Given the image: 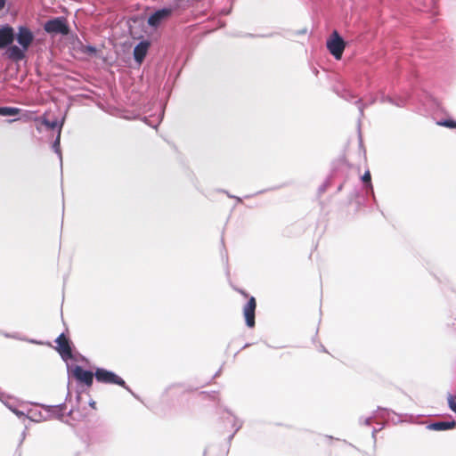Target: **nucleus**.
<instances>
[{
  "label": "nucleus",
  "mask_w": 456,
  "mask_h": 456,
  "mask_svg": "<svg viewBox=\"0 0 456 456\" xmlns=\"http://www.w3.org/2000/svg\"><path fill=\"white\" fill-rule=\"evenodd\" d=\"M326 46L336 60H340L346 47V42L338 31H333L327 40Z\"/></svg>",
  "instance_id": "4"
},
{
  "label": "nucleus",
  "mask_w": 456,
  "mask_h": 456,
  "mask_svg": "<svg viewBox=\"0 0 456 456\" xmlns=\"http://www.w3.org/2000/svg\"><path fill=\"white\" fill-rule=\"evenodd\" d=\"M17 29V32L14 31V40H16L20 46L28 50L35 39L34 33L29 28L23 25L19 26Z\"/></svg>",
  "instance_id": "6"
},
{
  "label": "nucleus",
  "mask_w": 456,
  "mask_h": 456,
  "mask_svg": "<svg viewBox=\"0 0 456 456\" xmlns=\"http://www.w3.org/2000/svg\"><path fill=\"white\" fill-rule=\"evenodd\" d=\"M436 125L453 129L456 128V120L452 118L440 119L436 121Z\"/></svg>",
  "instance_id": "23"
},
{
  "label": "nucleus",
  "mask_w": 456,
  "mask_h": 456,
  "mask_svg": "<svg viewBox=\"0 0 456 456\" xmlns=\"http://www.w3.org/2000/svg\"><path fill=\"white\" fill-rule=\"evenodd\" d=\"M55 343L57 344L56 349L63 361L75 360L72 354V343L64 333L58 336L55 339Z\"/></svg>",
  "instance_id": "5"
},
{
  "label": "nucleus",
  "mask_w": 456,
  "mask_h": 456,
  "mask_svg": "<svg viewBox=\"0 0 456 456\" xmlns=\"http://www.w3.org/2000/svg\"><path fill=\"white\" fill-rule=\"evenodd\" d=\"M27 428H28V427H25V429L23 430V432L20 435V439L19 446H20L22 444L23 441L26 438V436H27L26 430H27Z\"/></svg>",
  "instance_id": "31"
},
{
  "label": "nucleus",
  "mask_w": 456,
  "mask_h": 456,
  "mask_svg": "<svg viewBox=\"0 0 456 456\" xmlns=\"http://www.w3.org/2000/svg\"><path fill=\"white\" fill-rule=\"evenodd\" d=\"M68 372L78 382L87 387H91L94 382V372L89 370H85L82 366L75 365L70 367L67 364Z\"/></svg>",
  "instance_id": "3"
},
{
  "label": "nucleus",
  "mask_w": 456,
  "mask_h": 456,
  "mask_svg": "<svg viewBox=\"0 0 456 456\" xmlns=\"http://www.w3.org/2000/svg\"><path fill=\"white\" fill-rule=\"evenodd\" d=\"M361 180L363 183V184L365 185L366 193L368 195H371L373 197V199L375 200L374 190H373V186L371 183V175H370V173L369 170L365 171V173L361 177Z\"/></svg>",
  "instance_id": "17"
},
{
  "label": "nucleus",
  "mask_w": 456,
  "mask_h": 456,
  "mask_svg": "<svg viewBox=\"0 0 456 456\" xmlns=\"http://www.w3.org/2000/svg\"><path fill=\"white\" fill-rule=\"evenodd\" d=\"M7 51V56L9 59L14 61H20L26 58V52L28 49H25L24 47L16 45H11L6 47Z\"/></svg>",
  "instance_id": "12"
},
{
  "label": "nucleus",
  "mask_w": 456,
  "mask_h": 456,
  "mask_svg": "<svg viewBox=\"0 0 456 456\" xmlns=\"http://www.w3.org/2000/svg\"><path fill=\"white\" fill-rule=\"evenodd\" d=\"M89 405L92 407V408H95V402L94 401H90L89 403Z\"/></svg>",
  "instance_id": "36"
},
{
  "label": "nucleus",
  "mask_w": 456,
  "mask_h": 456,
  "mask_svg": "<svg viewBox=\"0 0 456 456\" xmlns=\"http://www.w3.org/2000/svg\"><path fill=\"white\" fill-rule=\"evenodd\" d=\"M372 419H373V416H370V417H368V418H365L363 419L362 417L359 419V423L361 425H366V426H370L372 422Z\"/></svg>",
  "instance_id": "28"
},
{
  "label": "nucleus",
  "mask_w": 456,
  "mask_h": 456,
  "mask_svg": "<svg viewBox=\"0 0 456 456\" xmlns=\"http://www.w3.org/2000/svg\"><path fill=\"white\" fill-rule=\"evenodd\" d=\"M173 11L171 8L164 7L155 11L148 18V24L150 27L157 28L160 23L171 16Z\"/></svg>",
  "instance_id": "7"
},
{
  "label": "nucleus",
  "mask_w": 456,
  "mask_h": 456,
  "mask_svg": "<svg viewBox=\"0 0 456 456\" xmlns=\"http://www.w3.org/2000/svg\"><path fill=\"white\" fill-rule=\"evenodd\" d=\"M0 333L3 334L5 338H18L16 335H12V334L1 332V331H0Z\"/></svg>",
  "instance_id": "32"
},
{
  "label": "nucleus",
  "mask_w": 456,
  "mask_h": 456,
  "mask_svg": "<svg viewBox=\"0 0 456 456\" xmlns=\"http://www.w3.org/2000/svg\"><path fill=\"white\" fill-rule=\"evenodd\" d=\"M37 121L40 122V124L45 126L47 129H57V132L60 131V128L61 130L64 125V118L61 120H59L57 118H55L53 120H50L46 118L45 115L37 118Z\"/></svg>",
  "instance_id": "14"
},
{
  "label": "nucleus",
  "mask_w": 456,
  "mask_h": 456,
  "mask_svg": "<svg viewBox=\"0 0 456 456\" xmlns=\"http://www.w3.org/2000/svg\"><path fill=\"white\" fill-rule=\"evenodd\" d=\"M94 377L100 383L120 386L131 393L134 397L136 396L131 388L126 386V381L111 370L103 368H96L94 371Z\"/></svg>",
  "instance_id": "1"
},
{
  "label": "nucleus",
  "mask_w": 456,
  "mask_h": 456,
  "mask_svg": "<svg viewBox=\"0 0 456 456\" xmlns=\"http://www.w3.org/2000/svg\"><path fill=\"white\" fill-rule=\"evenodd\" d=\"M0 401L20 419H26V413L18 409V401L16 399L4 393H0Z\"/></svg>",
  "instance_id": "9"
},
{
  "label": "nucleus",
  "mask_w": 456,
  "mask_h": 456,
  "mask_svg": "<svg viewBox=\"0 0 456 456\" xmlns=\"http://www.w3.org/2000/svg\"><path fill=\"white\" fill-rule=\"evenodd\" d=\"M224 411L232 418L230 422L232 423V427L233 428V432L232 435L228 436V442L231 443L235 434L242 428L243 421L239 419L236 415L228 408H224Z\"/></svg>",
  "instance_id": "15"
},
{
  "label": "nucleus",
  "mask_w": 456,
  "mask_h": 456,
  "mask_svg": "<svg viewBox=\"0 0 456 456\" xmlns=\"http://www.w3.org/2000/svg\"><path fill=\"white\" fill-rule=\"evenodd\" d=\"M14 41V28L10 25L0 27V50L11 45Z\"/></svg>",
  "instance_id": "10"
},
{
  "label": "nucleus",
  "mask_w": 456,
  "mask_h": 456,
  "mask_svg": "<svg viewBox=\"0 0 456 456\" xmlns=\"http://www.w3.org/2000/svg\"><path fill=\"white\" fill-rule=\"evenodd\" d=\"M40 406L43 409H45L47 412H49L52 415L56 416L59 419H61L64 416L63 411L66 410V403H59L56 405H45V404H40Z\"/></svg>",
  "instance_id": "16"
},
{
  "label": "nucleus",
  "mask_w": 456,
  "mask_h": 456,
  "mask_svg": "<svg viewBox=\"0 0 456 456\" xmlns=\"http://www.w3.org/2000/svg\"><path fill=\"white\" fill-rule=\"evenodd\" d=\"M20 112V109L10 106L0 107V116L2 117H14L18 116Z\"/></svg>",
  "instance_id": "18"
},
{
  "label": "nucleus",
  "mask_w": 456,
  "mask_h": 456,
  "mask_svg": "<svg viewBox=\"0 0 456 456\" xmlns=\"http://www.w3.org/2000/svg\"><path fill=\"white\" fill-rule=\"evenodd\" d=\"M342 188H343V185H342V184H340V185L338 186V191H340L342 190Z\"/></svg>",
  "instance_id": "40"
},
{
  "label": "nucleus",
  "mask_w": 456,
  "mask_h": 456,
  "mask_svg": "<svg viewBox=\"0 0 456 456\" xmlns=\"http://www.w3.org/2000/svg\"><path fill=\"white\" fill-rule=\"evenodd\" d=\"M72 414V410H70L68 413L69 416H70Z\"/></svg>",
  "instance_id": "42"
},
{
  "label": "nucleus",
  "mask_w": 456,
  "mask_h": 456,
  "mask_svg": "<svg viewBox=\"0 0 456 456\" xmlns=\"http://www.w3.org/2000/svg\"><path fill=\"white\" fill-rule=\"evenodd\" d=\"M329 186V181H326L325 183H323L318 189V192L319 194H322L326 191L327 188Z\"/></svg>",
  "instance_id": "29"
},
{
  "label": "nucleus",
  "mask_w": 456,
  "mask_h": 456,
  "mask_svg": "<svg viewBox=\"0 0 456 456\" xmlns=\"http://www.w3.org/2000/svg\"><path fill=\"white\" fill-rule=\"evenodd\" d=\"M61 130L58 131L55 140L53 142L52 148L53 151L58 155L61 164L62 163V156L61 151Z\"/></svg>",
  "instance_id": "20"
},
{
  "label": "nucleus",
  "mask_w": 456,
  "mask_h": 456,
  "mask_svg": "<svg viewBox=\"0 0 456 456\" xmlns=\"http://www.w3.org/2000/svg\"><path fill=\"white\" fill-rule=\"evenodd\" d=\"M16 120H18V118L9 119V120H8V122H9V123H12V122H14V121H16Z\"/></svg>",
  "instance_id": "38"
},
{
  "label": "nucleus",
  "mask_w": 456,
  "mask_h": 456,
  "mask_svg": "<svg viewBox=\"0 0 456 456\" xmlns=\"http://www.w3.org/2000/svg\"><path fill=\"white\" fill-rule=\"evenodd\" d=\"M150 46L151 43L149 40H142L134 46L133 55L136 63L139 65L142 63L148 53Z\"/></svg>",
  "instance_id": "11"
},
{
  "label": "nucleus",
  "mask_w": 456,
  "mask_h": 456,
  "mask_svg": "<svg viewBox=\"0 0 456 456\" xmlns=\"http://www.w3.org/2000/svg\"><path fill=\"white\" fill-rule=\"evenodd\" d=\"M379 427H376L372 430V437L374 440H376V435L377 433L383 428V425L381 423H378Z\"/></svg>",
  "instance_id": "30"
},
{
  "label": "nucleus",
  "mask_w": 456,
  "mask_h": 456,
  "mask_svg": "<svg viewBox=\"0 0 456 456\" xmlns=\"http://www.w3.org/2000/svg\"><path fill=\"white\" fill-rule=\"evenodd\" d=\"M29 342H30V343H34V344H38V343H39V342H37V341H36V340H34V339L29 340Z\"/></svg>",
  "instance_id": "39"
},
{
  "label": "nucleus",
  "mask_w": 456,
  "mask_h": 456,
  "mask_svg": "<svg viewBox=\"0 0 456 456\" xmlns=\"http://www.w3.org/2000/svg\"><path fill=\"white\" fill-rule=\"evenodd\" d=\"M305 33H306V29H303V30L298 31V34H305Z\"/></svg>",
  "instance_id": "37"
},
{
  "label": "nucleus",
  "mask_w": 456,
  "mask_h": 456,
  "mask_svg": "<svg viewBox=\"0 0 456 456\" xmlns=\"http://www.w3.org/2000/svg\"><path fill=\"white\" fill-rule=\"evenodd\" d=\"M0 393H3V392L0 390Z\"/></svg>",
  "instance_id": "45"
},
{
  "label": "nucleus",
  "mask_w": 456,
  "mask_h": 456,
  "mask_svg": "<svg viewBox=\"0 0 456 456\" xmlns=\"http://www.w3.org/2000/svg\"><path fill=\"white\" fill-rule=\"evenodd\" d=\"M256 308V298L254 297H251L243 307V314L245 317L246 325L248 328H253L255 326Z\"/></svg>",
  "instance_id": "8"
},
{
  "label": "nucleus",
  "mask_w": 456,
  "mask_h": 456,
  "mask_svg": "<svg viewBox=\"0 0 456 456\" xmlns=\"http://www.w3.org/2000/svg\"><path fill=\"white\" fill-rule=\"evenodd\" d=\"M248 346H249V344H246V345L243 346V348H246V347H248Z\"/></svg>",
  "instance_id": "43"
},
{
  "label": "nucleus",
  "mask_w": 456,
  "mask_h": 456,
  "mask_svg": "<svg viewBox=\"0 0 456 456\" xmlns=\"http://www.w3.org/2000/svg\"><path fill=\"white\" fill-rule=\"evenodd\" d=\"M44 30L50 35L68 36L70 28L68 20L63 16L54 17L44 23Z\"/></svg>",
  "instance_id": "2"
},
{
  "label": "nucleus",
  "mask_w": 456,
  "mask_h": 456,
  "mask_svg": "<svg viewBox=\"0 0 456 456\" xmlns=\"http://www.w3.org/2000/svg\"><path fill=\"white\" fill-rule=\"evenodd\" d=\"M233 199L236 200L237 203H240L242 201V200L240 197H237V196H233Z\"/></svg>",
  "instance_id": "35"
},
{
  "label": "nucleus",
  "mask_w": 456,
  "mask_h": 456,
  "mask_svg": "<svg viewBox=\"0 0 456 456\" xmlns=\"http://www.w3.org/2000/svg\"><path fill=\"white\" fill-rule=\"evenodd\" d=\"M26 419H29L31 421L39 422L41 420H45L46 418L43 416L42 412L39 411L30 410L28 414H26Z\"/></svg>",
  "instance_id": "21"
},
{
  "label": "nucleus",
  "mask_w": 456,
  "mask_h": 456,
  "mask_svg": "<svg viewBox=\"0 0 456 456\" xmlns=\"http://www.w3.org/2000/svg\"><path fill=\"white\" fill-rule=\"evenodd\" d=\"M456 428L455 420H438L435 422H431L427 426L428 429L435 430V431H444L450 430Z\"/></svg>",
  "instance_id": "13"
},
{
  "label": "nucleus",
  "mask_w": 456,
  "mask_h": 456,
  "mask_svg": "<svg viewBox=\"0 0 456 456\" xmlns=\"http://www.w3.org/2000/svg\"><path fill=\"white\" fill-rule=\"evenodd\" d=\"M84 52L89 55H94L96 54L97 49L95 46L88 45L85 47Z\"/></svg>",
  "instance_id": "27"
},
{
  "label": "nucleus",
  "mask_w": 456,
  "mask_h": 456,
  "mask_svg": "<svg viewBox=\"0 0 456 456\" xmlns=\"http://www.w3.org/2000/svg\"><path fill=\"white\" fill-rule=\"evenodd\" d=\"M448 405H449V408L454 412L456 413V395H448Z\"/></svg>",
  "instance_id": "25"
},
{
  "label": "nucleus",
  "mask_w": 456,
  "mask_h": 456,
  "mask_svg": "<svg viewBox=\"0 0 456 456\" xmlns=\"http://www.w3.org/2000/svg\"><path fill=\"white\" fill-rule=\"evenodd\" d=\"M380 102L381 103L388 102V103L392 104L393 96L386 95L383 92H380Z\"/></svg>",
  "instance_id": "26"
},
{
  "label": "nucleus",
  "mask_w": 456,
  "mask_h": 456,
  "mask_svg": "<svg viewBox=\"0 0 456 456\" xmlns=\"http://www.w3.org/2000/svg\"><path fill=\"white\" fill-rule=\"evenodd\" d=\"M321 350H322L323 352H326V349L323 346H322Z\"/></svg>",
  "instance_id": "41"
},
{
  "label": "nucleus",
  "mask_w": 456,
  "mask_h": 456,
  "mask_svg": "<svg viewBox=\"0 0 456 456\" xmlns=\"http://www.w3.org/2000/svg\"><path fill=\"white\" fill-rule=\"evenodd\" d=\"M248 37H255V36H254V35H252V34H248Z\"/></svg>",
  "instance_id": "44"
},
{
  "label": "nucleus",
  "mask_w": 456,
  "mask_h": 456,
  "mask_svg": "<svg viewBox=\"0 0 456 456\" xmlns=\"http://www.w3.org/2000/svg\"><path fill=\"white\" fill-rule=\"evenodd\" d=\"M338 95L347 102H351L355 98V95L347 89H343L341 92H338Z\"/></svg>",
  "instance_id": "24"
},
{
  "label": "nucleus",
  "mask_w": 456,
  "mask_h": 456,
  "mask_svg": "<svg viewBox=\"0 0 456 456\" xmlns=\"http://www.w3.org/2000/svg\"><path fill=\"white\" fill-rule=\"evenodd\" d=\"M6 1L7 0H0V11L4 8Z\"/></svg>",
  "instance_id": "33"
},
{
  "label": "nucleus",
  "mask_w": 456,
  "mask_h": 456,
  "mask_svg": "<svg viewBox=\"0 0 456 456\" xmlns=\"http://www.w3.org/2000/svg\"><path fill=\"white\" fill-rule=\"evenodd\" d=\"M221 192H224L225 193L229 198H232L233 199V195H232L231 193H229L228 191H224V190H220Z\"/></svg>",
  "instance_id": "34"
},
{
  "label": "nucleus",
  "mask_w": 456,
  "mask_h": 456,
  "mask_svg": "<svg viewBox=\"0 0 456 456\" xmlns=\"http://www.w3.org/2000/svg\"><path fill=\"white\" fill-rule=\"evenodd\" d=\"M376 101H377V99L374 96H371L367 103H362V99H358L357 101H355L354 103L357 105L358 110H359V116H360L359 120L364 116V109L368 105L374 104L376 102Z\"/></svg>",
  "instance_id": "19"
},
{
  "label": "nucleus",
  "mask_w": 456,
  "mask_h": 456,
  "mask_svg": "<svg viewBox=\"0 0 456 456\" xmlns=\"http://www.w3.org/2000/svg\"><path fill=\"white\" fill-rule=\"evenodd\" d=\"M408 98H409V96H401V95L393 97L392 105H395L399 108H403L406 106Z\"/></svg>",
  "instance_id": "22"
}]
</instances>
